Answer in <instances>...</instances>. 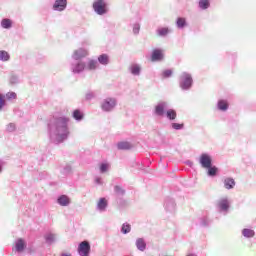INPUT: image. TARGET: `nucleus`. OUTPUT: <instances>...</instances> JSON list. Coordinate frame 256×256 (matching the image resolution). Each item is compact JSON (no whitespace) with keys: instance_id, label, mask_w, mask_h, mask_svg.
Listing matches in <instances>:
<instances>
[{"instance_id":"obj_1","label":"nucleus","mask_w":256,"mask_h":256,"mask_svg":"<svg viewBox=\"0 0 256 256\" xmlns=\"http://www.w3.org/2000/svg\"><path fill=\"white\" fill-rule=\"evenodd\" d=\"M48 133L53 143H63L70 135L69 118L65 116L52 117L48 122Z\"/></svg>"},{"instance_id":"obj_2","label":"nucleus","mask_w":256,"mask_h":256,"mask_svg":"<svg viewBox=\"0 0 256 256\" xmlns=\"http://www.w3.org/2000/svg\"><path fill=\"white\" fill-rule=\"evenodd\" d=\"M83 57H87V50L80 48L74 52L72 58L75 62L71 65L72 72L82 73L85 71V62L81 61Z\"/></svg>"},{"instance_id":"obj_3","label":"nucleus","mask_w":256,"mask_h":256,"mask_svg":"<svg viewBox=\"0 0 256 256\" xmlns=\"http://www.w3.org/2000/svg\"><path fill=\"white\" fill-rule=\"evenodd\" d=\"M179 85H180V89H182V91H187V90L191 89V86L193 85V78L191 77V74H189L187 72H183L180 75Z\"/></svg>"},{"instance_id":"obj_4","label":"nucleus","mask_w":256,"mask_h":256,"mask_svg":"<svg viewBox=\"0 0 256 256\" xmlns=\"http://www.w3.org/2000/svg\"><path fill=\"white\" fill-rule=\"evenodd\" d=\"M93 9L97 15H105L107 13V3L105 0H96L93 3Z\"/></svg>"},{"instance_id":"obj_5","label":"nucleus","mask_w":256,"mask_h":256,"mask_svg":"<svg viewBox=\"0 0 256 256\" xmlns=\"http://www.w3.org/2000/svg\"><path fill=\"white\" fill-rule=\"evenodd\" d=\"M117 105V100L115 98H106L103 100L101 107L102 110L109 112L115 109V106Z\"/></svg>"},{"instance_id":"obj_6","label":"nucleus","mask_w":256,"mask_h":256,"mask_svg":"<svg viewBox=\"0 0 256 256\" xmlns=\"http://www.w3.org/2000/svg\"><path fill=\"white\" fill-rule=\"evenodd\" d=\"M78 253L80 256H89L91 253V244L88 241H83L78 246Z\"/></svg>"},{"instance_id":"obj_7","label":"nucleus","mask_w":256,"mask_h":256,"mask_svg":"<svg viewBox=\"0 0 256 256\" xmlns=\"http://www.w3.org/2000/svg\"><path fill=\"white\" fill-rule=\"evenodd\" d=\"M199 163L203 169H207L208 167H211L213 165V159L209 156L207 153H203L200 156Z\"/></svg>"},{"instance_id":"obj_8","label":"nucleus","mask_w":256,"mask_h":256,"mask_svg":"<svg viewBox=\"0 0 256 256\" xmlns=\"http://www.w3.org/2000/svg\"><path fill=\"white\" fill-rule=\"evenodd\" d=\"M168 104L167 102H159L156 106H155V110L154 113L155 115H157V117H163L165 115V110L168 109Z\"/></svg>"},{"instance_id":"obj_9","label":"nucleus","mask_w":256,"mask_h":256,"mask_svg":"<svg viewBox=\"0 0 256 256\" xmlns=\"http://www.w3.org/2000/svg\"><path fill=\"white\" fill-rule=\"evenodd\" d=\"M164 208L166 211H168V213H175V200H173V198H166L164 202Z\"/></svg>"},{"instance_id":"obj_10","label":"nucleus","mask_w":256,"mask_h":256,"mask_svg":"<svg viewBox=\"0 0 256 256\" xmlns=\"http://www.w3.org/2000/svg\"><path fill=\"white\" fill-rule=\"evenodd\" d=\"M217 205L221 213H227L229 211V200L227 198L220 199Z\"/></svg>"},{"instance_id":"obj_11","label":"nucleus","mask_w":256,"mask_h":256,"mask_svg":"<svg viewBox=\"0 0 256 256\" xmlns=\"http://www.w3.org/2000/svg\"><path fill=\"white\" fill-rule=\"evenodd\" d=\"M53 9L54 11H65L67 9V0H56Z\"/></svg>"},{"instance_id":"obj_12","label":"nucleus","mask_w":256,"mask_h":256,"mask_svg":"<svg viewBox=\"0 0 256 256\" xmlns=\"http://www.w3.org/2000/svg\"><path fill=\"white\" fill-rule=\"evenodd\" d=\"M57 203L61 207H69V205H71V199H69L67 195H61L58 197Z\"/></svg>"},{"instance_id":"obj_13","label":"nucleus","mask_w":256,"mask_h":256,"mask_svg":"<svg viewBox=\"0 0 256 256\" xmlns=\"http://www.w3.org/2000/svg\"><path fill=\"white\" fill-rule=\"evenodd\" d=\"M152 61H161L163 59V52L160 49H155L151 56Z\"/></svg>"},{"instance_id":"obj_14","label":"nucleus","mask_w":256,"mask_h":256,"mask_svg":"<svg viewBox=\"0 0 256 256\" xmlns=\"http://www.w3.org/2000/svg\"><path fill=\"white\" fill-rule=\"evenodd\" d=\"M136 247L138 251H145L147 249V243H145L143 238H138L136 240Z\"/></svg>"},{"instance_id":"obj_15","label":"nucleus","mask_w":256,"mask_h":256,"mask_svg":"<svg viewBox=\"0 0 256 256\" xmlns=\"http://www.w3.org/2000/svg\"><path fill=\"white\" fill-rule=\"evenodd\" d=\"M176 27L178 29H185V27H187V20L183 17H179L176 20Z\"/></svg>"},{"instance_id":"obj_16","label":"nucleus","mask_w":256,"mask_h":256,"mask_svg":"<svg viewBox=\"0 0 256 256\" xmlns=\"http://www.w3.org/2000/svg\"><path fill=\"white\" fill-rule=\"evenodd\" d=\"M97 209L98 211H105L107 209V199L100 198V200L97 203Z\"/></svg>"},{"instance_id":"obj_17","label":"nucleus","mask_w":256,"mask_h":256,"mask_svg":"<svg viewBox=\"0 0 256 256\" xmlns=\"http://www.w3.org/2000/svg\"><path fill=\"white\" fill-rule=\"evenodd\" d=\"M130 71L132 75L139 76L141 75V66H139V64H132L130 66Z\"/></svg>"},{"instance_id":"obj_18","label":"nucleus","mask_w":256,"mask_h":256,"mask_svg":"<svg viewBox=\"0 0 256 256\" xmlns=\"http://www.w3.org/2000/svg\"><path fill=\"white\" fill-rule=\"evenodd\" d=\"M16 251L21 253V251L25 250V241L23 239H18L15 244Z\"/></svg>"},{"instance_id":"obj_19","label":"nucleus","mask_w":256,"mask_h":256,"mask_svg":"<svg viewBox=\"0 0 256 256\" xmlns=\"http://www.w3.org/2000/svg\"><path fill=\"white\" fill-rule=\"evenodd\" d=\"M166 117L170 121H175V119H177V112L175 110H173V109H168L166 111Z\"/></svg>"},{"instance_id":"obj_20","label":"nucleus","mask_w":256,"mask_h":256,"mask_svg":"<svg viewBox=\"0 0 256 256\" xmlns=\"http://www.w3.org/2000/svg\"><path fill=\"white\" fill-rule=\"evenodd\" d=\"M117 147H118V149H120L122 151H127V150L131 149L133 146L129 142H119L117 144Z\"/></svg>"},{"instance_id":"obj_21","label":"nucleus","mask_w":256,"mask_h":256,"mask_svg":"<svg viewBox=\"0 0 256 256\" xmlns=\"http://www.w3.org/2000/svg\"><path fill=\"white\" fill-rule=\"evenodd\" d=\"M98 62L100 65H109V56L107 54H101L98 57Z\"/></svg>"},{"instance_id":"obj_22","label":"nucleus","mask_w":256,"mask_h":256,"mask_svg":"<svg viewBox=\"0 0 256 256\" xmlns=\"http://www.w3.org/2000/svg\"><path fill=\"white\" fill-rule=\"evenodd\" d=\"M225 189H233L235 187V180L227 178L224 180Z\"/></svg>"},{"instance_id":"obj_23","label":"nucleus","mask_w":256,"mask_h":256,"mask_svg":"<svg viewBox=\"0 0 256 256\" xmlns=\"http://www.w3.org/2000/svg\"><path fill=\"white\" fill-rule=\"evenodd\" d=\"M45 241L48 245H51L52 243H55V234L53 233H47L44 236Z\"/></svg>"},{"instance_id":"obj_24","label":"nucleus","mask_w":256,"mask_h":256,"mask_svg":"<svg viewBox=\"0 0 256 256\" xmlns=\"http://www.w3.org/2000/svg\"><path fill=\"white\" fill-rule=\"evenodd\" d=\"M9 59H11V56L9 55V52L5 51V50H1L0 51V61H9Z\"/></svg>"},{"instance_id":"obj_25","label":"nucleus","mask_w":256,"mask_h":256,"mask_svg":"<svg viewBox=\"0 0 256 256\" xmlns=\"http://www.w3.org/2000/svg\"><path fill=\"white\" fill-rule=\"evenodd\" d=\"M242 235H244V237H247L248 239L251 237H255V231H253L252 229H243L242 230Z\"/></svg>"},{"instance_id":"obj_26","label":"nucleus","mask_w":256,"mask_h":256,"mask_svg":"<svg viewBox=\"0 0 256 256\" xmlns=\"http://www.w3.org/2000/svg\"><path fill=\"white\" fill-rule=\"evenodd\" d=\"M169 28H158L157 29V35H159V37H166V35H169Z\"/></svg>"},{"instance_id":"obj_27","label":"nucleus","mask_w":256,"mask_h":256,"mask_svg":"<svg viewBox=\"0 0 256 256\" xmlns=\"http://www.w3.org/2000/svg\"><path fill=\"white\" fill-rule=\"evenodd\" d=\"M72 117L76 120V121H81L83 119V112H81V110H74Z\"/></svg>"},{"instance_id":"obj_28","label":"nucleus","mask_w":256,"mask_h":256,"mask_svg":"<svg viewBox=\"0 0 256 256\" xmlns=\"http://www.w3.org/2000/svg\"><path fill=\"white\" fill-rule=\"evenodd\" d=\"M228 108H229V105L225 100H220L218 102V109H220V111H227Z\"/></svg>"},{"instance_id":"obj_29","label":"nucleus","mask_w":256,"mask_h":256,"mask_svg":"<svg viewBox=\"0 0 256 256\" xmlns=\"http://www.w3.org/2000/svg\"><path fill=\"white\" fill-rule=\"evenodd\" d=\"M11 25L12 22L10 19L5 18L1 21V26L3 27V29H11Z\"/></svg>"},{"instance_id":"obj_30","label":"nucleus","mask_w":256,"mask_h":256,"mask_svg":"<svg viewBox=\"0 0 256 256\" xmlns=\"http://www.w3.org/2000/svg\"><path fill=\"white\" fill-rule=\"evenodd\" d=\"M206 169H208L209 177H215V175H217V167L211 165L210 167H208Z\"/></svg>"},{"instance_id":"obj_31","label":"nucleus","mask_w":256,"mask_h":256,"mask_svg":"<svg viewBox=\"0 0 256 256\" xmlns=\"http://www.w3.org/2000/svg\"><path fill=\"white\" fill-rule=\"evenodd\" d=\"M121 231L124 235H127V233H131V225L128 223H124L122 225Z\"/></svg>"},{"instance_id":"obj_32","label":"nucleus","mask_w":256,"mask_h":256,"mask_svg":"<svg viewBox=\"0 0 256 256\" xmlns=\"http://www.w3.org/2000/svg\"><path fill=\"white\" fill-rule=\"evenodd\" d=\"M209 0H200L199 1V7H200V9H203V10H205V9H209Z\"/></svg>"},{"instance_id":"obj_33","label":"nucleus","mask_w":256,"mask_h":256,"mask_svg":"<svg viewBox=\"0 0 256 256\" xmlns=\"http://www.w3.org/2000/svg\"><path fill=\"white\" fill-rule=\"evenodd\" d=\"M98 65H99V63L97 62V60H91V61L88 63V69H89L90 71H93Z\"/></svg>"},{"instance_id":"obj_34","label":"nucleus","mask_w":256,"mask_h":256,"mask_svg":"<svg viewBox=\"0 0 256 256\" xmlns=\"http://www.w3.org/2000/svg\"><path fill=\"white\" fill-rule=\"evenodd\" d=\"M15 129H17V127L15 126V123H9L7 126H6V131L8 133H13V131H15Z\"/></svg>"},{"instance_id":"obj_35","label":"nucleus","mask_w":256,"mask_h":256,"mask_svg":"<svg viewBox=\"0 0 256 256\" xmlns=\"http://www.w3.org/2000/svg\"><path fill=\"white\" fill-rule=\"evenodd\" d=\"M9 81L10 85H17V83H19V77H17L16 75H11Z\"/></svg>"},{"instance_id":"obj_36","label":"nucleus","mask_w":256,"mask_h":256,"mask_svg":"<svg viewBox=\"0 0 256 256\" xmlns=\"http://www.w3.org/2000/svg\"><path fill=\"white\" fill-rule=\"evenodd\" d=\"M139 31H141V25L139 23H135L133 25V33H134V35H139Z\"/></svg>"},{"instance_id":"obj_37","label":"nucleus","mask_w":256,"mask_h":256,"mask_svg":"<svg viewBox=\"0 0 256 256\" xmlns=\"http://www.w3.org/2000/svg\"><path fill=\"white\" fill-rule=\"evenodd\" d=\"M114 191L117 195H125V190L120 186H115Z\"/></svg>"},{"instance_id":"obj_38","label":"nucleus","mask_w":256,"mask_h":256,"mask_svg":"<svg viewBox=\"0 0 256 256\" xmlns=\"http://www.w3.org/2000/svg\"><path fill=\"white\" fill-rule=\"evenodd\" d=\"M109 169V164L107 163H102L100 165V173H106V171H108Z\"/></svg>"},{"instance_id":"obj_39","label":"nucleus","mask_w":256,"mask_h":256,"mask_svg":"<svg viewBox=\"0 0 256 256\" xmlns=\"http://www.w3.org/2000/svg\"><path fill=\"white\" fill-rule=\"evenodd\" d=\"M6 99L9 101H11V99H17V94L15 92H8L6 94Z\"/></svg>"},{"instance_id":"obj_40","label":"nucleus","mask_w":256,"mask_h":256,"mask_svg":"<svg viewBox=\"0 0 256 256\" xmlns=\"http://www.w3.org/2000/svg\"><path fill=\"white\" fill-rule=\"evenodd\" d=\"M184 125L179 123H172V129H175L176 131H180L183 129Z\"/></svg>"},{"instance_id":"obj_41","label":"nucleus","mask_w":256,"mask_h":256,"mask_svg":"<svg viewBox=\"0 0 256 256\" xmlns=\"http://www.w3.org/2000/svg\"><path fill=\"white\" fill-rule=\"evenodd\" d=\"M162 75H163L164 78L171 77V75H173V71H171L169 69L168 70H164Z\"/></svg>"},{"instance_id":"obj_42","label":"nucleus","mask_w":256,"mask_h":256,"mask_svg":"<svg viewBox=\"0 0 256 256\" xmlns=\"http://www.w3.org/2000/svg\"><path fill=\"white\" fill-rule=\"evenodd\" d=\"M5 104H6L5 98L3 97L2 94H0V111H1V109H3Z\"/></svg>"},{"instance_id":"obj_43","label":"nucleus","mask_w":256,"mask_h":256,"mask_svg":"<svg viewBox=\"0 0 256 256\" xmlns=\"http://www.w3.org/2000/svg\"><path fill=\"white\" fill-rule=\"evenodd\" d=\"M95 97V94L93 92H89L86 94V99L89 101Z\"/></svg>"},{"instance_id":"obj_44","label":"nucleus","mask_w":256,"mask_h":256,"mask_svg":"<svg viewBox=\"0 0 256 256\" xmlns=\"http://www.w3.org/2000/svg\"><path fill=\"white\" fill-rule=\"evenodd\" d=\"M95 183H96V185H103V179H101V177H96Z\"/></svg>"},{"instance_id":"obj_45","label":"nucleus","mask_w":256,"mask_h":256,"mask_svg":"<svg viewBox=\"0 0 256 256\" xmlns=\"http://www.w3.org/2000/svg\"><path fill=\"white\" fill-rule=\"evenodd\" d=\"M201 225H202V227H207V225H209V220L207 218H204L201 221Z\"/></svg>"},{"instance_id":"obj_46","label":"nucleus","mask_w":256,"mask_h":256,"mask_svg":"<svg viewBox=\"0 0 256 256\" xmlns=\"http://www.w3.org/2000/svg\"><path fill=\"white\" fill-rule=\"evenodd\" d=\"M71 172V167L69 165H66V167H64V173H70Z\"/></svg>"},{"instance_id":"obj_47","label":"nucleus","mask_w":256,"mask_h":256,"mask_svg":"<svg viewBox=\"0 0 256 256\" xmlns=\"http://www.w3.org/2000/svg\"><path fill=\"white\" fill-rule=\"evenodd\" d=\"M60 256H71L69 253H62Z\"/></svg>"},{"instance_id":"obj_48","label":"nucleus","mask_w":256,"mask_h":256,"mask_svg":"<svg viewBox=\"0 0 256 256\" xmlns=\"http://www.w3.org/2000/svg\"><path fill=\"white\" fill-rule=\"evenodd\" d=\"M187 256H197V255H195V254H188Z\"/></svg>"},{"instance_id":"obj_49","label":"nucleus","mask_w":256,"mask_h":256,"mask_svg":"<svg viewBox=\"0 0 256 256\" xmlns=\"http://www.w3.org/2000/svg\"><path fill=\"white\" fill-rule=\"evenodd\" d=\"M2 169H1V166H0V173H1Z\"/></svg>"}]
</instances>
